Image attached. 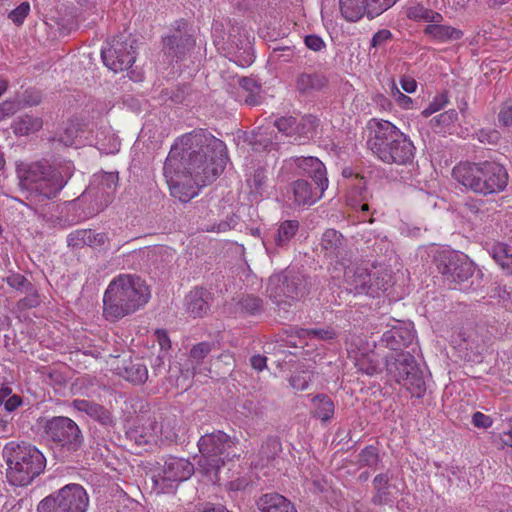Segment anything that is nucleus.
I'll use <instances>...</instances> for the list:
<instances>
[{
	"label": "nucleus",
	"instance_id": "39448f33",
	"mask_svg": "<svg viewBox=\"0 0 512 512\" xmlns=\"http://www.w3.org/2000/svg\"><path fill=\"white\" fill-rule=\"evenodd\" d=\"M6 477L14 486H26L43 472L46 459L42 452L28 443L11 441L3 448Z\"/></svg>",
	"mask_w": 512,
	"mask_h": 512
},
{
	"label": "nucleus",
	"instance_id": "49530a36",
	"mask_svg": "<svg viewBox=\"0 0 512 512\" xmlns=\"http://www.w3.org/2000/svg\"><path fill=\"white\" fill-rule=\"evenodd\" d=\"M457 117L458 113L456 112V110L452 109L441 113L440 115L434 118V121L438 125H441L444 128H448L457 120Z\"/></svg>",
	"mask_w": 512,
	"mask_h": 512
},
{
	"label": "nucleus",
	"instance_id": "603ef678",
	"mask_svg": "<svg viewBox=\"0 0 512 512\" xmlns=\"http://www.w3.org/2000/svg\"><path fill=\"white\" fill-rule=\"evenodd\" d=\"M242 305L243 308L250 314L257 313L261 309V301L257 298H246Z\"/></svg>",
	"mask_w": 512,
	"mask_h": 512
},
{
	"label": "nucleus",
	"instance_id": "6e6d98bb",
	"mask_svg": "<svg viewBox=\"0 0 512 512\" xmlns=\"http://www.w3.org/2000/svg\"><path fill=\"white\" fill-rule=\"evenodd\" d=\"M157 341L162 351H167L170 348V339L164 330H156L155 332Z\"/></svg>",
	"mask_w": 512,
	"mask_h": 512
},
{
	"label": "nucleus",
	"instance_id": "864d4df0",
	"mask_svg": "<svg viewBox=\"0 0 512 512\" xmlns=\"http://www.w3.org/2000/svg\"><path fill=\"white\" fill-rule=\"evenodd\" d=\"M400 85H401V88L406 93H414L416 91V89H417V82L411 76H406L405 75V76L401 77Z\"/></svg>",
	"mask_w": 512,
	"mask_h": 512
},
{
	"label": "nucleus",
	"instance_id": "f704fd0d",
	"mask_svg": "<svg viewBox=\"0 0 512 512\" xmlns=\"http://www.w3.org/2000/svg\"><path fill=\"white\" fill-rule=\"evenodd\" d=\"M312 375V371L308 369L295 372L289 379L290 386L297 391L305 390L308 388Z\"/></svg>",
	"mask_w": 512,
	"mask_h": 512
},
{
	"label": "nucleus",
	"instance_id": "7ed1b4c3",
	"mask_svg": "<svg viewBox=\"0 0 512 512\" xmlns=\"http://www.w3.org/2000/svg\"><path fill=\"white\" fill-rule=\"evenodd\" d=\"M200 457L197 470L213 484L221 480V474H228L239 460L236 443L222 431L203 435L198 441Z\"/></svg>",
	"mask_w": 512,
	"mask_h": 512
},
{
	"label": "nucleus",
	"instance_id": "de8ad7c7",
	"mask_svg": "<svg viewBox=\"0 0 512 512\" xmlns=\"http://www.w3.org/2000/svg\"><path fill=\"white\" fill-rule=\"evenodd\" d=\"M210 350L211 348L208 343H199L191 349L190 358L192 361L198 362L204 357H206L209 354Z\"/></svg>",
	"mask_w": 512,
	"mask_h": 512
},
{
	"label": "nucleus",
	"instance_id": "ddd939ff",
	"mask_svg": "<svg viewBox=\"0 0 512 512\" xmlns=\"http://www.w3.org/2000/svg\"><path fill=\"white\" fill-rule=\"evenodd\" d=\"M387 327L389 329L383 333L381 342L391 351L397 353L413 342L415 331L411 323L391 319Z\"/></svg>",
	"mask_w": 512,
	"mask_h": 512
},
{
	"label": "nucleus",
	"instance_id": "a19ab883",
	"mask_svg": "<svg viewBox=\"0 0 512 512\" xmlns=\"http://www.w3.org/2000/svg\"><path fill=\"white\" fill-rule=\"evenodd\" d=\"M391 95L393 96L395 102L402 109H413L414 102L411 97L403 94L397 87V85L393 82L391 87Z\"/></svg>",
	"mask_w": 512,
	"mask_h": 512
},
{
	"label": "nucleus",
	"instance_id": "6ab92c4d",
	"mask_svg": "<svg viewBox=\"0 0 512 512\" xmlns=\"http://www.w3.org/2000/svg\"><path fill=\"white\" fill-rule=\"evenodd\" d=\"M482 163H460L453 168L454 179L469 188L475 193H478L479 183L481 180Z\"/></svg>",
	"mask_w": 512,
	"mask_h": 512
},
{
	"label": "nucleus",
	"instance_id": "c03bdc74",
	"mask_svg": "<svg viewBox=\"0 0 512 512\" xmlns=\"http://www.w3.org/2000/svg\"><path fill=\"white\" fill-rule=\"evenodd\" d=\"M286 277L282 274L273 275L269 278L268 286H267V292L270 294L271 297L277 298L280 296V293L284 291L283 288L279 290L280 284H284V280Z\"/></svg>",
	"mask_w": 512,
	"mask_h": 512
},
{
	"label": "nucleus",
	"instance_id": "0eeeda50",
	"mask_svg": "<svg viewBox=\"0 0 512 512\" xmlns=\"http://www.w3.org/2000/svg\"><path fill=\"white\" fill-rule=\"evenodd\" d=\"M393 358V361L388 358L386 360L389 376L403 386L411 396H423L426 390L425 382L415 358L408 352H397Z\"/></svg>",
	"mask_w": 512,
	"mask_h": 512
},
{
	"label": "nucleus",
	"instance_id": "3c124183",
	"mask_svg": "<svg viewBox=\"0 0 512 512\" xmlns=\"http://www.w3.org/2000/svg\"><path fill=\"white\" fill-rule=\"evenodd\" d=\"M306 46L313 51H320L324 47L323 40L316 35H308L305 38Z\"/></svg>",
	"mask_w": 512,
	"mask_h": 512
},
{
	"label": "nucleus",
	"instance_id": "a878e982",
	"mask_svg": "<svg viewBox=\"0 0 512 512\" xmlns=\"http://www.w3.org/2000/svg\"><path fill=\"white\" fill-rule=\"evenodd\" d=\"M187 311L194 317H200L208 311L207 293L203 289L192 290L186 296Z\"/></svg>",
	"mask_w": 512,
	"mask_h": 512
},
{
	"label": "nucleus",
	"instance_id": "4d7b16f0",
	"mask_svg": "<svg viewBox=\"0 0 512 512\" xmlns=\"http://www.w3.org/2000/svg\"><path fill=\"white\" fill-rule=\"evenodd\" d=\"M236 225L234 218H230L229 221H222L217 226H213L210 231L221 233L226 232Z\"/></svg>",
	"mask_w": 512,
	"mask_h": 512
},
{
	"label": "nucleus",
	"instance_id": "5fc2aeb1",
	"mask_svg": "<svg viewBox=\"0 0 512 512\" xmlns=\"http://www.w3.org/2000/svg\"><path fill=\"white\" fill-rule=\"evenodd\" d=\"M21 403L22 401L19 396L10 394L3 405L6 411L12 412L16 410L21 405Z\"/></svg>",
	"mask_w": 512,
	"mask_h": 512
},
{
	"label": "nucleus",
	"instance_id": "e433bc0d",
	"mask_svg": "<svg viewBox=\"0 0 512 512\" xmlns=\"http://www.w3.org/2000/svg\"><path fill=\"white\" fill-rule=\"evenodd\" d=\"M398 0H366L368 15L374 17L392 7Z\"/></svg>",
	"mask_w": 512,
	"mask_h": 512
},
{
	"label": "nucleus",
	"instance_id": "c85d7f7f",
	"mask_svg": "<svg viewBox=\"0 0 512 512\" xmlns=\"http://www.w3.org/2000/svg\"><path fill=\"white\" fill-rule=\"evenodd\" d=\"M407 17L414 21H422L428 24L440 23L443 16L434 10L428 9L422 5H416L408 8Z\"/></svg>",
	"mask_w": 512,
	"mask_h": 512
},
{
	"label": "nucleus",
	"instance_id": "aec40b11",
	"mask_svg": "<svg viewBox=\"0 0 512 512\" xmlns=\"http://www.w3.org/2000/svg\"><path fill=\"white\" fill-rule=\"evenodd\" d=\"M425 36L436 43H447L459 40L463 32L453 26L440 23L428 24L423 30Z\"/></svg>",
	"mask_w": 512,
	"mask_h": 512
},
{
	"label": "nucleus",
	"instance_id": "f3484780",
	"mask_svg": "<svg viewBox=\"0 0 512 512\" xmlns=\"http://www.w3.org/2000/svg\"><path fill=\"white\" fill-rule=\"evenodd\" d=\"M118 182V176L112 172L94 174L86 193L103 199L105 205L114 193Z\"/></svg>",
	"mask_w": 512,
	"mask_h": 512
},
{
	"label": "nucleus",
	"instance_id": "393cba45",
	"mask_svg": "<svg viewBox=\"0 0 512 512\" xmlns=\"http://www.w3.org/2000/svg\"><path fill=\"white\" fill-rule=\"evenodd\" d=\"M43 126V121L38 116L23 115L13 121L11 128L16 136H28L39 131Z\"/></svg>",
	"mask_w": 512,
	"mask_h": 512
},
{
	"label": "nucleus",
	"instance_id": "4be33fe9",
	"mask_svg": "<svg viewBox=\"0 0 512 512\" xmlns=\"http://www.w3.org/2000/svg\"><path fill=\"white\" fill-rule=\"evenodd\" d=\"M72 405L77 411L85 413L102 424L111 423V415L109 411L99 404L85 399H76L73 401Z\"/></svg>",
	"mask_w": 512,
	"mask_h": 512
},
{
	"label": "nucleus",
	"instance_id": "f8f14e48",
	"mask_svg": "<svg viewBox=\"0 0 512 512\" xmlns=\"http://www.w3.org/2000/svg\"><path fill=\"white\" fill-rule=\"evenodd\" d=\"M104 64L112 71H124L135 62V50L132 44L114 40L111 45L102 49Z\"/></svg>",
	"mask_w": 512,
	"mask_h": 512
},
{
	"label": "nucleus",
	"instance_id": "412c9836",
	"mask_svg": "<svg viewBox=\"0 0 512 512\" xmlns=\"http://www.w3.org/2000/svg\"><path fill=\"white\" fill-rule=\"evenodd\" d=\"M258 507L260 512H296L288 499L276 493L263 495L258 501Z\"/></svg>",
	"mask_w": 512,
	"mask_h": 512
},
{
	"label": "nucleus",
	"instance_id": "6e6552de",
	"mask_svg": "<svg viewBox=\"0 0 512 512\" xmlns=\"http://www.w3.org/2000/svg\"><path fill=\"white\" fill-rule=\"evenodd\" d=\"M89 497L79 484H68L42 499L37 512H86Z\"/></svg>",
	"mask_w": 512,
	"mask_h": 512
},
{
	"label": "nucleus",
	"instance_id": "4468645a",
	"mask_svg": "<svg viewBox=\"0 0 512 512\" xmlns=\"http://www.w3.org/2000/svg\"><path fill=\"white\" fill-rule=\"evenodd\" d=\"M508 182L506 169L493 162L482 163L481 180L479 183V194L487 195L498 193L505 189Z\"/></svg>",
	"mask_w": 512,
	"mask_h": 512
},
{
	"label": "nucleus",
	"instance_id": "2f4dec72",
	"mask_svg": "<svg viewBox=\"0 0 512 512\" xmlns=\"http://www.w3.org/2000/svg\"><path fill=\"white\" fill-rule=\"evenodd\" d=\"M317 126L318 120L312 115L302 116L299 119L296 118V131L294 136H297L299 140L302 138H310Z\"/></svg>",
	"mask_w": 512,
	"mask_h": 512
},
{
	"label": "nucleus",
	"instance_id": "a18cd8bd",
	"mask_svg": "<svg viewBox=\"0 0 512 512\" xmlns=\"http://www.w3.org/2000/svg\"><path fill=\"white\" fill-rule=\"evenodd\" d=\"M19 109L20 104L17 100H6L0 103V120L14 115Z\"/></svg>",
	"mask_w": 512,
	"mask_h": 512
},
{
	"label": "nucleus",
	"instance_id": "c9c22d12",
	"mask_svg": "<svg viewBox=\"0 0 512 512\" xmlns=\"http://www.w3.org/2000/svg\"><path fill=\"white\" fill-rule=\"evenodd\" d=\"M481 204L482 202L480 200H468L459 207V213L468 221H471L481 212Z\"/></svg>",
	"mask_w": 512,
	"mask_h": 512
},
{
	"label": "nucleus",
	"instance_id": "c756f323",
	"mask_svg": "<svg viewBox=\"0 0 512 512\" xmlns=\"http://www.w3.org/2000/svg\"><path fill=\"white\" fill-rule=\"evenodd\" d=\"M122 376L135 384L144 383L148 378L147 367L140 361H130L129 365L124 368Z\"/></svg>",
	"mask_w": 512,
	"mask_h": 512
},
{
	"label": "nucleus",
	"instance_id": "ea45409f",
	"mask_svg": "<svg viewBox=\"0 0 512 512\" xmlns=\"http://www.w3.org/2000/svg\"><path fill=\"white\" fill-rule=\"evenodd\" d=\"M448 103L446 94H440L433 98L430 104L422 111L424 117H429L432 114L443 109Z\"/></svg>",
	"mask_w": 512,
	"mask_h": 512
},
{
	"label": "nucleus",
	"instance_id": "20e7f679",
	"mask_svg": "<svg viewBox=\"0 0 512 512\" xmlns=\"http://www.w3.org/2000/svg\"><path fill=\"white\" fill-rule=\"evenodd\" d=\"M373 135L368 140L371 151L385 163L406 164L412 161L415 147L410 138L387 120L369 123Z\"/></svg>",
	"mask_w": 512,
	"mask_h": 512
},
{
	"label": "nucleus",
	"instance_id": "72a5a7b5",
	"mask_svg": "<svg viewBox=\"0 0 512 512\" xmlns=\"http://www.w3.org/2000/svg\"><path fill=\"white\" fill-rule=\"evenodd\" d=\"M337 336V332L332 327H325L319 329H303L300 332V337L317 339V340H332Z\"/></svg>",
	"mask_w": 512,
	"mask_h": 512
},
{
	"label": "nucleus",
	"instance_id": "dca6fc26",
	"mask_svg": "<svg viewBox=\"0 0 512 512\" xmlns=\"http://www.w3.org/2000/svg\"><path fill=\"white\" fill-rule=\"evenodd\" d=\"M292 164L300 170V173L309 175L321 191L327 189L328 179L326 177V168L318 158L298 157L290 160V165Z\"/></svg>",
	"mask_w": 512,
	"mask_h": 512
},
{
	"label": "nucleus",
	"instance_id": "bf43d9fd",
	"mask_svg": "<svg viewBox=\"0 0 512 512\" xmlns=\"http://www.w3.org/2000/svg\"><path fill=\"white\" fill-rule=\"evenodd\" d=\"M7 282L11 287L20 289L24 286L25 278L22 275L13 274L7 278Z\"/></svg>",
	"mask_w": 512,
	"mask_h": 512
},
{
	"label": "nucleus",
	"instance_id": "13d9d810",
	"mask_svg": "<svg viewBox=\"0 0 512 512\" xmlns=\"http://www.w3.org/2000/svg\"><path fill=\"white\" fill-rule=\"evenodd\" d=\"M391 36V33L388 31V30H381V31H378L372 38V45L374 47L378 46V45H381L382 43H384L386 40H388Z\"/></svg>",
	"mask_w": 512,
	"mask_h": 512
},
{
	"label": "nucleus",
	"instance_id": "09e8293b",
	"mask_svg": "<svg viewBox=\"0 0 512 512\" xmlns=\"http://www.w3.org/2000/svg\"><path fill=\"white\" fill-rule=\"evenodd\" d=\"M472 423L477 428L487 429L492 426L493 420L482 412H475L472 416Z\"/></svg>",
	"mask_w": 512,
	"mask_h": 512
},
{
	"label": "nucleus",
	"instance_id": "37998d69",
	"mask_svg": "<svg viewBox=\"0 0 512 512\" xmlns=\"http://www.w3.org/2000/svg\"><path fill=\"white\" fill-rule=\"evenodd\" d=\"M498 122L505 127H512V99L501 106L498 113Z\"/></svg>",
	"mask_w": 512,
	"mask_h": 512
},
{
	"label": "nucleus",
	"instance_id": "79ce46f5",
	"mask_svg": "<svg viewBox=\"0 0 512 512\" xmlns=\"http://www.w3.org/2000/svg\"><path fill=\"white\" fill-rule=\"evenodd\" d=\"M275 125L280 132H283L288 136H294L296 131V117H281L275 122Z\"/></svg>",
	"mask_w": 512,
	"mask_h": 512
},
{
	"label": "nucleus",
	"instance_id": "4c0bfd02",
	"mask_svg": "<svg viewBox=\"0 0 512 512\" xmlns=\"http://www.w3.org/2000/svg\"><path fill=\"white\" fill-rule=\"evenodd\" d=\"M30 13V4L28 2H22L15 9H13L9 14L8 18L16 25L21 26L26 17Z\"/></svg>",
	"mask_w": 512,
	"mask_h": 512
},
{
	"label": "nucleus",
	"instance_id": "9b49d317",
	"mask_svg": "<svg viewBox=\"0 0 512 512\" xmlns=\"http://www.w3.org/2000/svg\"><path fill=\"white\" fill-rule=\"evenodd\" d=\"M438 270L453 281H464L473 274V265L466 256L455 251L443 250L437 258Z\"/></svg>",
	"mask_w": 512,
	"mask_h": 512
},
{
	"label": "nucleus",
	"instance_id": "0e129e2a",
	"mask_svg": "<svg viewBox=\"0 0 512 512\" xmlns=\"http://www.w3.org/2000/svg\"><path fill=\"white\" fill-rule=\"evenodd\" d=\"M388 484V478L386 475H377L374 478V486L378 490V492L385 488Z\"/></svg>",
	"mask_w": 512,
	"mask_h": 512
},
{
	"label": "nucleus",
	"instance_id": "2eb2a0df",
	"mask_svg": "<svg viewBox=\"0 0 512 512\" xmlns=\"http://www.w3.org/2000/svg\"><path fill=\"white\" fill-rule=\"evenodd\" d=\"M52 440L62 444H76L80 437L78 425L68 417H55L46 426Z\"/></svg>",
	"mask_w": 512,
	"mask_h": 512
},
{
	"label": "nucleus",
	"instance_id": "e2e57ef3",
	"mask_svg": "<svg viewBox=\"0 0 512 512\" xmlns=\"http://www.w3.org/2000/svg\"><path fill=\"white\" fill-rule=\"evenodd\" d=\"M199 512H228V510L222 505H213L210 503L204 504Z\"/></svg>",
	"mask_w": 512,
	"mask_h": 512
},
{
	"label": "nucleus",
	"instance_id": "5701e85b",
	"mask_svg": "<svg viewBox=\"0 0 512 512\" xmlns=\"http://www.w3.org/2000/svg\"><path fill=\"white\" fill-rule=\"evenodd\" d=\"M293 192L295 197V202L302 205H312L317 200H319L324 191L317 186L313 191L308 182L304 180H298L294 183Z\"/></svg>",
	"mask_w": 512,
	"mask_h": 512
},
{
	"label": "nucleus",
	"instance_id": "338daca9",
	"mask_svg": "<svg viewBox=\"0 0 512 512\" xmlns=\"http://www.w3.org/2000/svg\"><path fill=\"white\" fill-rule=\"evenodd\" d=\"M510 426H512V419L509 420ZM502 441L505 445L512 447V427L508 432L503 434Z\"/></svg>",
	"mask_w": 512,
	"mask_h": 512
},
{
	"label": "nucleus",
	"instance_id": "473e14b6",
	"mask_svg": "<svg viewBox=\"0 0 512 512\" xmlns=\"http://www.w3.org/2000/svg\"><path fill=\"white\" fill-rule=\"evenodd\" d=\"M84 134V129L80 128L78 125L72 124L60 135L59 141L65 146L79 147L85 144L84 141H82Z\"/></svg>",
	"mask_w": 512,
	"mask_h": 512
},
{
	"label": "nucleus",
	"instance_id": "774afa93",
	"mask_svg": "<svg viewBox=\"0 0 512 512\" xmlns=\"http://www.w3.org/2000/svg\"><path fill=\"white\" fill-rule=\"evenodd\" d=\"M368 277V275L364 276L363 274L357 276L354 280H351L352 284L355 285V287H362L367 284V281L365 278Z\"/></svg>",
	"mask_w": 512,
	"mask_h": 512
},
{
	"label": "nucleus",
	"instance_id": "9d476101",
	"mask_svg": "<svg viewBox=\"0 0 512 512\" xmlns=\"http://www.w3.org/2000/svg\"><path fill=\"white\" fill-rule=\"evenodd\" d=\"M346 345L349 357L360 371L367 375H375L381 370L375 352L360 337L353 336Z\"/></svg>",
	"mask_w": 512,
	"mask_h": 512
},
{
	"label": "nucleus",
	"instance_id": "1a4fd4ad",
	"mask_svg": "<svg viewBox=\"0 0 512 512\" xmlns=\"http://www.w3.org/2000/svg\"><path fill=\"white\" fill-rule=\"evenodd\" d=\"M194 466L184 458L169 457L165 460L162 469L153 477L158 492L168 493L182 481L191 477Z\"/></svg>",
	"mask_w": 512,
	"mask_h": 512
},
{
	"label": "nucleus",
	"instance_id": "cd10ccee",
	"mask_svg": "<svg viewBox=\"0 0 512 512\" xmlns=\"http://www.w3.org/2000/svg\"><path fill=\"white\" fill-rule=\"evenodd\" d=\"M342 16L351 22L359 20L365 12L368 13L366 0H339Z\"/></svg>",
	"mask_w": 512,
	"mask_h": 512
},
{
	"label": "nucleus",
	"instance_id": "8fccbe9b",
	"mask_svg": "<svg viewBox=\"0 0 512 512\" xmlns=\"http://www.w3.org/2000/svg\"><path fill=\"white\" fill-rule=\"evenodd\" d=\"M340 242V235L335 230H327L322 238V243L325 249L332 247L333 244L337 245Z\"/></svg>",
	"mask_w": 512,
	"mask_h": 512
},
{
	"label": "nucleus",
	"instance_id": "58836bf2",
	"mask_svg": "<svg viewBox=\"0 0 512 512\" xmlns=\"http://www.w3.org/2000/svg\"><path fill=\"white\" fill-rule=\"evenodd\" d=\"M252 193L262 195L266 182V175L263 169L255 171L254 175L247 180Z\"/></svg>",
	"mask_w": 512,
	"mask_h": 512
},
{
	"label": "nucleus",
	"instance_id": "69168bd1",
	"mask_svg": "<svg viewBox=\"0 0 512 512\" xmlns=\"http://www.w3.org/2000/svg\"><path fill=\"white\" fill-rule=\"evenodd\" d=\"M375 451L376 450L373 447L366 448L363 451V457H366V456L371 457V460L368 459V458L364 459L367 463L372 464V463H374L377 460V454L375 453Z\"/></svg>",
	"mask_w": 512,
	"mask_h": 512
},
{
	"label": "nucleus",
	"instance_id": "a211bd4d",
	"mask_svg": "<svg viewBox=\"0 0 512 512\" xmlns=\"http://www.w3.org/2000/svg\"><path fill=\"white\" fill-rule=\"evenodd\" d=\"M107 242L108 237L105 233L90 229L76 230L67 236V244L73 249H80L84 246L96 249L103 247Z\"/></svg>",
	"mask_w": 512,
	"mask_h": 512
},
{
	"label": "nucleus",
	"instance_id": "7c9ffc66",
	"mask_svg": "<svg viewBox=\"0 0 512 512\" xmlns=\"http://www.w3.org/2000/svg\"><path fill=\"white\" fill-rule=\"evenodd\" d=\"M298 230V222L287 220L282 222L274 236V241L277 246L286 245L296 234Z\"/></svg>",
	"mask_w": 512,
	"mask_h": 512
},
{
	"label": "nucleus",
	"instance_id": "052dcab7",
	"mask_svg": "<svg viewBox=\"0 0 512 512\" xmlns=\"http://www.w3.org/2000/svg\"><path fill=\"white\" fill-rule=\"evenodd\" d=\"M266 357L255 355L251 358V365L257 371H262L266 367Z\"/></svg>",
	"mask_w": 512,
	"mask_h": 512
},
{
	"label": "nucleus",
	"instance_id": "f257e3e1",
	"mask_svg": "<svg viewBox=\"0 0 512 512\" xmlns=\"http://www.w3.org/2000/svg\"><path fill=\"white\" fill-rule=\"evenodd\" d=\"M227 159L223 141L203 131L183 135L171 147L163 168L171 195L190 201L223 172Z\"/></svg>",
	"mask_w": 512,
	"mask_h": 512
},
{
	"label": "nucleus",
	"instance_id": "bb28decb",
	"mask_svg": "<svg viewBox=\"0 0 512 512\" xmlns=\"http://www.w3.org/2000/svg\"><path fill=\"white\" fill-rule=\"evenodd\" d=\"M488 252L506 274H512V251L504 243H493Z\"/></svg>",
	"mask_w": 512,
	"mask_h": 512
},
{
	"label": "nucleus",
	"instance_id": "423d86ee",
	"mask_svg": "<svg viewBox=\"0 0 512 512\" xmlns=\"http://www.w3.org/2000/svg\"><path fill=\"white\" fill-rule=\"evenodd\" d=\"M20 186L45 198L55 197L64 187L61 173L41 163L22 164L17 168Z\"/></svg>",
	"mask_w": 512,
	"mask_h": 512
},
{
	"label": "nucleus",
	"instance_id": "680f3d73",
	"mask_svg": "<svg viewBox=\"0 0 512 512\" xmlns=\"http://www.w3.org/2000/svg\"><path fill=\"white\" fill-rule=\"evenodd\" d=\"M95 145L98 147L99 150L104 151L105 153H114L119 150V141L116 138L112 139L111 148H106L104 144H102L100 141H96Z\"/></svg>",
	"mask_w": 512,
	"mask_h": 512
},
{
	"label": "nucleus",
	"instance_id": "b1692460",
	"mask_svg": "<svg viewBox=\"0 0 512 512\" xmlns=\"http://www.w3.org/2000/svg\"><path fill=\"white\" fill-rule=\"evenodd\" d=\"M334 403L324 394H319L312 398L311 414L314 418L322 422H328L334 415Z\"/></svg>",
	"mask_w": 512,
	"mask_h": 512
},
{
	"label": "nucleus",
	"instance_id": "f03ea898",
	"mask_svg": "<svg viewBox=\"0 0 512 512\" xmlns=\"http://www.w3.org/2000/svg\"><path fill=\"white\" fill-rule=\"evenodd\" d=\"M149 299V288L141 278L119 275L109 283L104 293L103 316L109 321H117L145 306Z\"/></svg>",
	"mask_w": 512,
	"mask_h": 512
}]
</instances>
